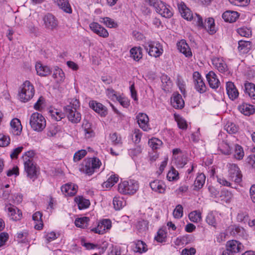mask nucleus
<instances>
[{
    "label": "nucleus",
    "mask_w": 255,
    "mask_h": 255,
    "mask_svg": "<svg viewBox=\"0 0 255 255\" xmlns=\"http://www.w3.org/2000/svg\"><path fill=\"white\" fill-rule=\"evenodd\" d=\"M101 164L100 160L97 157L89 158L83 162L80 170L86 174L90 175L94 172L95 169L100 167Z\"/></svg>",
    "instance_id": "1"
},
{
    "label": "nucleus",
    "mask_w": 255,
    "mask_h": 255,
    "mask_svg": "<svg viewBox=\"0 0 255 255\" xmlns=\"http://www.w3.org/2000/svg\"><path fill=\"white\" fill-rule=\"evenodd\" d=\"M75 102L77 104L67 105L64 108V110L69 121L73 124H77L80 122L81 116L76 110V107L79 106V102L76 100Z\"/></svg>",
    "instance_id": "2"
},
{
    "label": "nucleus",
    "mask_w": 255,
    "mask_h": 255,
    "mask_svg": "<svg viewBox=\"0 0 255 255\" xmlns=\"http://www.w3.org/2000/svg\"><path fill=\"white\" fill-rule=\"evenodd\" d=\"M30 125L34 130L41 131L46 127V120L41 114L34 113L30 117Z\"/></svg>",
    "instance_id": "3"
},
{
    "label": "nucleus",
    "mask_w": 255,
    "mask_h": 255,
    "mask_svg": "<svg viewBox=\"0 0 255 255\" xmlns=\"http://www.w3.org/2000/svg\"><path fill=\"white\" fill-rule=\"evenodd\" d=\"M34 89L33 86L28 81H26L22 85L18 95L21 101L26 102L34 96Z\"/></svg>",
    "instance_id": "4"
},
{
    "label": "nucleus",
    "mask_w": 255,
    "mask_h": 255,
    "mask_svg": "<svg viewBox=\"0 0 255 255\" xmlns=\"http://www.w3.org/2000/svg\"><path fill=\"white\" fill-rule=\"evenodd\" d=\"M138 189L137 182L130 180L128 181H125L119 184L118 190L119 192L124 194H133Z\"/></svg>",
    "instance_id": "5"
},
{
    "label": "nucleus",
    "mask_w": 255,
    "mask_h": 255,
    "mask_svg": "<svg viewBox=\"0 0 255 255\" xmlns=\"http://www.w3.org/2000/svg\"><path fill=\"white\" fill-rule=\"evenodd\" d=\"M197 22L198 26L207 29L210 34H213L216 32L215 27L214 19L213 18H209L208 20L206 21L205 24H204L202 18L199 14H197Z\"/></svg>",
    "instance_id": "6"
},
{
    "label": "nucleus",
    "mask_w": 255,
    "mask_h": 255,
    "mask_svg": "<svg viewBox=\"0 0 255 255\" xmlns=\"http://www.w3.org/2000/svg\"><path fill=\"white\" fill-rule=\"evenodd\" d=\"M160 47V43L155 44L154 42L150 41L147 43V46H145V49L150 56L157 57L162 54L163 51Z\"/></svg>",
    "instance_id": "7"
},
{
    "label": "nucleus",
    "mask_w": 255,
    "mask_h": 255,
    "mask_svg": "<svg viewBox=\"0 0 255 255\" xmlns=\"http://www.w3.org/2000/svg\"><path fill=\"white\" fill-rule=\"evenodd\" d=\"M230 180L239 183L242 181V175L238 166L235 164L230 165L229 170Z\"/></svg>",
    "instance_id": "8"
},
{
    "label": "nucleus",
    "mask_w": 255,
    "mask_h": 255,
    "mask_svg": "<svg viewBox=\"0 0 255 255\" xmlns=\"http://www.w3.org/2000/svg\"><path fill=\"white\" fill-rule=\"evenodd\" d=\"M24 168L30 178L34 179L37 178L36 165L34 164L32 159H24Z\"/></svg>",
    "instance_id": "9"
},
{
    "label": "nucleus",
    "mask_w": 255,
    "mask_h": 255,
    "mask_svg": "<svg viewBox=\"0 0 255 255\" xmlns=\"http://www.w3.org/2000/svg\"><path fill=\"white\" fill-rule=\"evenodd\" d=\"M169 6L166 5L161 0L155 7L156 11L163 17L170 18L173 15V12L169 8Z\"/></svg>",
    "instance_id": "10"
},
{
    "label": "nucleus",
    "mask_w": 255,
    "mask_h": 255,
    "mask_svg": "<svg viewBox=\"0 0 255 255\" xmlns=\"http://www.w3.org/2000/svg\"><path fill=\"white\" fill-rule=\"evenodd\" d=\"M43 21L45 26L46 28L53 30L57 28L58 21L53 15L48 13L43 17Z\"/></svg>",
    "instance_id": "11"
},
{
    "label": "nucleus",
    "mask_w": 255,
    "mask_h": 255,
    "mask_svg": "<svg viewBox=\"0 0 255 255\" xmlns=\"http://www.w3.org/2000/svg\"><path fill=\"white\" fill-rule=\"evenodd\" d=\"M243 247L242 244L236 240L229 241L226 244V250L234 254L241 252Z\"/></svg>",
    "instance_id": "12"
},
{
    "label": "nucleus",
    "mask_w": 255,
    "mask_h": 255,
    "mask_svg": "<svg viewBox=\"0 0 255 255\" xmlns=\"http://www.w3.org/2000/svg\"><path fill=\"white\" fill-rule=\"evenodd\" d=\"M90 29L99 36L106 38L109 36L107 29L97 22H92L90 24Z\"/></svg>",
    "instance_id": "13"
},
{
    "label": "nucleus",
    "mask_w": 255,
    "mask_h": 255,
    "mask_svg": "<svg viewBox=\"0 0 255 255\" xmlns=\"http://www.w3.org/2000/svg\"><path fill=\"white\" fill-rule=\"evenodd\" d=\"M171 104L174 108L181 109L184 106V101L180 94L174 92L171 98Z\"/></svg>",
    "instance_id": "14"
},
{
    "label": "nucleus",
    "mask_w": 255,
    "mask_h": 255,
    "mask_svg": "<svg viewBox=\"0 0 255 255\" xmlns=\"http://www.w3.org/2000/svg\"><path fill=\"white\" fill-rule=\"evenodd\" d=\"M137 123L143 130L147 131L149 128L148 127L149 119L148 116L144 113H139L136 116Z\"/></svg>",
    "instance_id": "15"
},
{
    "label": "nucleus",
    "mask_w": 255,
    "mask_h": 255,
    "mask_svg": "<svg viewBox=\"0 0 255 255\" xmlns=\"http://www.w3.org/2000/svg\"><path fill=\"white\" fill-rule=\"evenodd\" d=\"M89 106L94 111L102 116H105L107 114V108L100 103L92 101L89 102Z\"/></svg>",
    "instance_id": "16"
},
{
    "label": "nucleus",
    "mask_w": 255,
    "mask_h": 255,
    "mask_svg": "<svg viewBox=\"0 0 255 255\" xmlns=\"http://www.w3.org/2000/svg\"><path fill=\"white\" fill-rule=\"evenodd\" d=\"M226 90L227 94L230 99L234 100L239 96V92L234 84L232 82L226 83Z\"/></svg>",
    "instance_id": "17"
},
{
    "label": "nucleus",
    "mask_w": 255,
    "mask_h": 255,
    "mask_svg": "<svg viewBox=\"0 0 255 255\" xmlns=\"http://www.w3.org/2000/svg\"><path fill=\"white\" fill-rule=\"evenodd\" d=\"M206 78L211 88L217 89L220 86V82L217 79V75L213 71H210L206 75Z\"/></svg>",
    "instance_id": "18"
},
{
    "label": "nucleus",
    "mask_w": 255,
    "mask_h": 255,
    "mask_svg": "<svg viewBox=\"0 0 255 255\" xmlns=\"http://www.w3.org/2000/svg\"><path fill=\"white\" fill-rule=\"evenodd\" d=\"M82 128L85 132V136L87 138H89L95 136V132L93 129L92 125L87 120L83 121Z\"/></svg>",
    "instance_id": "19"
},
{
    "label": "nucleus",
    "mask_w": 255,
    "mask_h": 255,
    "mask_svg": "<svg viewBox=\"0 0 255 255\" xmlns=\"http://www.w3.org/2000/svg\"><path fill=\"white\" fill-rule=\"evenodd\" d=\"M6 208L11 219L14 221H17L20 219L22 213L17 208L9 205V206H7Z\"/></svg>",
    "instance_id": "20"
},
{
    "label": "nucleus",
    "mask_w": 255,
    "mask_h": 255,
    "mask_svg": "<svg viewBox=\"0 0 255 255\" xmlns=\"http://www.w3.org/2000/svg\"><path fill=\"white\" fill-rule=\"evenodd\" d=\"M10 124L12 133L15 135H20L22 128L19 120L17 118H14L11 120Z\"/></svg>",
    "instance_id": "21"
},
{
    "label": "nucleus",
    "mask_w": 255,
    "mask_h": 255,
    "mask_svg": "<svg viewBox=\"0 0 255 255\" xmlns=\"http://www.w3.org/2000/svg\"><path fill=\"white\" fill-rule=\"evenodd\" d=\"M177 46L179 51L185 55L186 57L192 56L190 48L185 40H182L178 42Z\"/></svg>",
    "instance_id": "22"
},
{
    "label": "nucleus",
    "mask_w": 255,
    "mask_h": 255,
    "mask_svg": "<svg viewBox=\"0 0 255 255\" xmlns=\"http://www.w3.org/2000/svg\"><path fill=\"white\" fill-rule=\"evenodd\" d=\"M178 8L182 16L184 19L187 20H191L192 19L193 16L191 11L183 2H181L178 5Z\"/></svg>",
    "instance_id": "23"
},
{
    "label": "nucleus",
    "mask_w": 255,
    "mask_h": 255,
    "mask_svg": "<svg viewBox=\"0 0 255 255\" xmlns=\"http://www.w3.org/2000/svg\"><path fill=\"white\" fill-rule=\"evenodd\" d=\"M77 186L72 184H66L65 185L61 187V190L63 194L65 195L73 196L77 192Z\"/></svg>",
    "instance_id": "24"
},
{
    "label": "nucleus",
    "mask_w": 255,
    "mask_h": 255,
    "mask_svg": "<svg viewBox=\"0 0 255 255\" xmlns=\"http://www.w3.org/2000/svg\"><path fill=\"white\" fill-rule=\"evenodd\" d=\"M239 15L238 12L228 10L224 12L222 17L226 22H234L236 21Z\"/></svg>",
    "instance_id": "25"
},
{
    "label": "nucleus",
    "mask_w": 255,
    "mask_h": 255,
    "mask_svg": "<svg viewBox=\"0 0 255 255\" xmlns=\"http://www.w3.org/2000/svg\"><path fill=\"white\" fill-rule=\"evenodd\" d=\"M150 186L152 190L159 193H164L165 190V186L163 183L160 180H155L150 183Z\"/></svg>",
    "instance_id": "26"
},
{
    "label": "nucleus",
    "mask_w": 255,
    "mask_h": 255,
    "mask_svg": "<svg viewBox=\"0 0 255 255\" xmlns=\"http://www.w3.org/2000/svg\"><path fill=\"white\" fill-rule=\"evenodd\" d=\"M35 69L37 74L41 76H46L49 75L51 72L49 67L43 66L40 63L36 64Z\"/></svg>",
    "instance_id": "27"
},
{
    "label": "nucleus",
    "mask_w": 255,
    "mask_h": 255,
    "mask_svg": "<svg viewBox=\"0 0 255 255\" xmlns=\"http://www.w3.org/2000/svg\"><path fill=\"white\" fill-rule=\"evenodd\" d=\"M54 2L64 11L68 13L72 12V8L68 0H54Z\"/></svg>",
    "instance_id": "28"
},
{
    "label": "nucleus",
    "mask_w": 255,
    "mask_h": 255,
    "mask_svg": "<svg viewBox=\"0 0 255 255\" xmlns=\"http://www.w3.org/2000/svg\"><path fill=\"white\" fill-rule=\"evenodd\" d=\"M213 64L216 68L221 73H225L228 70V67L225 62L219 58H216L213 60Z\"/></svg>",
    "instance_id": "29"
},
{
    "label": "nucleus",
    "mask_w": 255,
    "mask_h": 255,
    "mask_svg": "<svg viewBox=\"0 0 255 255\" xmlns=\"http://www.w3.org/2000/svg\"><path fill=\"white\" fill-rule=\"evenodd\" d=\"M76 203L78 204L80 210L86 209L90 205V202L89 200L85 199L82 196L76 197L74 199Z\"/></svg>",
    "instance_id": "30"
},
{
    "label": "nucleus",
    "mask_w": 255,
    "mask_h": 255,
    "mask_svg": "<svg viewBox=\"0 0 255 255\" xmlns=\"http://www.w3.org/2000/svg\"><path fill=\"white\" fill-rule=\"evenodd\" d=\"M205 179L206 177L204 174H199L194 181L193 189L194 190L200 189L205 183Z\"/></svg>",
    "instance_id": "31"
},
{
    "label": "nucleus",
    "mask_w": 255,
    "mask_h": 255,
    "mask_svg": "<svg viewBox=\"0 0 255 255\" xmlns=\"http://www.w3.org/2000/svg\"><path fill=\"white\" fill-rule=\"evenodd\" d=\"M42 214L39 211L35 212L32 216V219L37 223L35 225L34 228L40 230L42 229L43 224L42 220Z\"/></svg>",
    "instance_id": "32"
},
{
    "label": "nucleus",
    "mask_w": 255,
    "mask_h": 255,
    "mask_svg": "<svg viewBox=\"0 0 255 255\" xmlns=\"http://www.w3.org/2000/svg\"><path fill=\"white\" fill-rule=\"evenodd\" d=\"M252 47L251 42L248 41L240 40L239 41L238 49L243 53H248Z\"/></svg>",
    "instance_id": "33"
},
{
    "label": "nucleus",
    "mask_w": 255,
    "mask_h": 255,
    "mask_svg": "<svg viewBox=\"0 0 255 255\" xmlns=\"http://www.w3.org/2000/svg\"><path fill=\"white\" fill-rule=\"evenodd\" d=\"M239 109L242 114L246 116L253 114L255 111L253 106L247 104H244L239 106Z\"/></svg>",
    "instance_id": "34"
},
{
    "label": "nucleus",
    "mask_w": 255,
    "mask_h": 255,
    "mask_svg": "<svg viewBox=\"0 0 255 255\" xmlns=\"http://www.w3.org/2000/svg\"><path fill=\"white\" fill-rule=\"evenodd\" d=\"M245 92L253 99L255 100V85L252 83L246 82L245 84Z\"/></svg>",
    "instance_id": "35"
},
{
    "label": "nucleus",
    "mask_w": 255,
    "mask_h": 255,
    "mask_svg": "<svg viewBox=\"0 0 255 255\" xmlns=\"http://www.w3.org/2000/svg\"><path fill=\"white\" fill-rule=\"evenodd\" d=\"M135 246L134 251L136 253L142 254L145 253L148 249L146 244L141 240H138L134 243Z\"/></svg>",
    "instance_id": "36"
},
{
    "label": "nucleus",
    "mask_w": 255,
    "mask_h": 255,
    "mask_svg": "<svg viewBox=\"0 0 255 255\" xmlns=\"http://www.w3.org/2000/svg\"><path fill=\"white\" fill-rule=\"evenodd\" d=\"M162 83V89L165 91H169L172 86V81L170 78L166 75H163L161 77Z\"/></svg>",
    "instance_id": "37"
},
{
    "label": "nucleus",
    "mask_w": 255,
    "mask_h": 255,
    "mask_svg": "<svg viewBox=\"0 0 255 255\" xmlns=\"http://www.w3.org/2000/svg\"><path fill=\"white\" fill-rule=\"evenodd\" d=\"M130 56L135 61H138L142 57L141 48L133 47L130 50Z\"/></svg>",
    "instance_id": "38"
},
{
    "label": "nucleus",
    "mask_w": 255,
    "mask_h": 255,
    "mask_svg": "<svg viewBox=\"0 0 255 255\" xmlns=\"http://www.w3.org/2000/svg\"><path fill=\"white\" fill-rule=\"evenodd\" d=\"M52 76L56 79L57 82L58 83L63 82L65 79V75L63 71L58 67L55 68Z\"/></svg>",
    "instance_id": "39"
},
{
    "label": "nucleus",
    "mask_w": 255,
    "mask_h": 255,
    "mask_svg": "<svg viewBox=\"0 0 255 255\" xmlns=\"http://www.w3.org/2000/svg\"><path fill=\"white\" fill-rule=\"evenodd\" d=\"M89 220V218L87 217L77 218L75 221V224L77 227L85 228L87 227Z\"/></svg>",
    "instance_id": "40"
},
{
    "label": "nucleus",
    "mask_w": 255,
    "mask_h": 255,
    "mask_svg": "<svg viewBox=\"0 0 255 255\" xmlns=\"http://www.w3.org/2000/svg\"><path fill=\"white\" fill-rule=\"evenodd\" d=\"M174 118L177 123L179 128L182 129H186L187 128V124L186 121L179 115L174 114Z\"/></svg>",
    "instance_id": "41"
},
{
    "label": "nucleus",
    "mask_w": 255,
    "mask_h": 255,
    "mask_svg": "<svg viewBox=\"0 0 255 255\" xmlns=\"http://www.w3.org/2000/svg\"><path fill=\"white\" fill-rule=\"evenodd\" d=\"M219 148L222 153L225 155H229L231 153L232 148L226 142L223 141Z\"/></svg>",
    "instance_id": "42"
},
{
    "label": "nucleus",
    "mask_w": 255,
    "mask_h": 255,
    "mask_svg": "<svg viewBox=\"0 0 255 255\" xmlns=\"http://www.w3.org/2000/svg\"><path fill=\"white\" fill-rule=\"evenodd\" d=\"M190 220L193 222L197 223L201 219V214L196 211L191 212L188 215Z\"/></svg>",
    "instance_id": "43"
},
{
    "label": "nucleus",
    "mask_w": 255,
    "mask_h": 255,
    "mask_svg": "<svg viewBox=\"0 0 255 255\" xmlns=\"http://www.w3.org/2000/svg\"><path fill=\"white\" fill-rule=\"evenodd\" d=\"M136 228L139 232H143L148 229V222L144 220H140L137 223Z\"/></svg>",
    "instance_id": "44"
},
{
    "label": "nucleus",
    "mask_w": 255,
    "mask_h": 255,
    "mask_svg": "<svg viewBox=\"0 0 255 255\" xmlns=\"http://www.w3.org/2000/svg\"><path fill=\"white\" fill-rule=\"evenodd\" d=\"M195 88L200 93H204L206 91V85L203 80L194 83Z\"/></svg>",
    "instance_id": "45"
},
{
    "label": "nucleus",
    "mask_w": 255,
    "mask_h": 255,
    "mask_svg": "<svg viewBox=\"0 0 255 255\" xmlns=\"http://www.w3.org/2000/svg\"><path fill=\"white\" fill-rule=\"evenodd\" d=\"M148 144L152 149L158 148L162 144V141L156 138H152L148 141Z\"/></svg>",
    "instance_id": "46"
},
{
    "label": "nucleus",
    "mask_w": 255,
    "mask_h": 255,
    "mask_svg": "<svg viewBox=\"0 0 255 255\" xmlns=\"http://www.w3.org/2000/svg\"><path fill=\"white\" fill-rule=\"evenodd\" d=\"M125 203L120 197H115L113 199L114 207L116 210H119L124 206Z\"/></svg>",
    "instance_id": "47"
},
{
    "label": "nucleus",
    "mask_w": 255,
    "mask_h": 255,
    "mask_svg": "<svg viewBox=\"0 0 255 255\" xmlns=\"http://www.w3.org/2000/svg\"><path fill=\"white\" fill-rule=\"evenodd\" d=\"M244 156V152L243 148L239 145L235 146V157L238 159H241Z\"/></svg>",
    "instance_id": "48"
},
{
    "label": "nucleus",
    "mask_w": 255,
    "mask_h": 255,
    "mask_svg": "<svg viewBox=\"0 0 255 255\" xmlns=\"http://www.w3.org/2000/svg\"><path fill=\"white\" fill-rule=\"evenodd\" d=\"M206 222L210 226L216 228V220L215 215L212 213H210L208 214L206 219Z\"/></svg>",
    "instance_id": "49"
},
{
    "label": "nucleus",
    "mask_w": 255,
    "mask_h": 255,
    "mask_svg": "<svg viewBox=\"0 0 255 255\" xmlns=\"http://www.w3.org/2000/svg\"><path fill=\"white\" fill-rule=\"evenodd\" d=\"M173 217L176 219L181 218L183 216V207L179 204L176 206L173 212Z\"/></svg>",
    "instance_id": "50"
},
{
    "label": "nucleus",
    "mask_w": 255,
    "mask_h": 255,
    "mask_svg": "<svg viewBox=\"0 0 255 255\" xmlns=\"http://www.w3.org/2000/svg\"><path fill=\"white\" fill-rule=\"evenodd\" d=\"M220 197L222 201L228 203L231 200L232 195L231 192L228 191H223L221 193Z\"/></svg>",
    "instance_id": "51"
},
{
    "label": "nucleus",
    "mask_w": 255,
    "mask_h": 255,
    "mask_svg": "<svg viewBox=\"0 0 255 255\" xmlns=\"http://www.w3.org/2000/svg\"><path fill=\"white\" fill-rule=\"evenodd\" d=\"M102 22L108 27L115 28L118 25L115 21L110 17H104L103 18Z\"/></svg>",
    "instance_id": "52"
},
{
    "label": "nucleus",
    "mask_w": 255,
    "mask_h": 255,
    "mask_svg": "<svg viewBox=\"0 0 255 255\" xmlns=\"http://www.w3.org/2000/svg\"><path fill=\"white\" fill-rule=\"evenodd\" d=\"M59 131V128L56 125H52L48 128L47 135L51 137L55 136L58 131Z\"/></svg>",
    "instance_id": "53"
},
{
    "label": "nucleus",
    "mask_w": 255,
    "mask_h": 255,
    "mask_svg": "<svg viewBox=\"0 0 255 255\" xmlns=\"http://www.w3.org/2000/svg\"><path fill=\"white\" fill-rule=\"evenodd\" d=\"M167 178L169 181L175 180L178 178V173L175 169L172 168L168 172Z\"/></svg>",
    "instance_id": "54"
},
{
    "label": "nucleus",
    "mask_w": 255,
    "mask_h": 255,
    "mask_svg": "<svg viewBox=\"0 0 255 255\" xmlns=\"http://www.w3.org/2000/svg\"><path fill=\"white\" fill-rule=\"evenodd\" d=\"M87 154V151L85 150L82 149L76 152L73 157V160L75 162H77L81 160Z\"/></svg>",
    "instance_id": "55"
},
{
    "label": "nucleus",
    "mask_w": 255,
    "mask_h": 255,
    "mask_svg": "<svg viewBox=\"0 0 255 255\" xmlns=\"http://www.w3.org/2000/svg\"><path fill=\"white\" fill-rule=\"evenodd\" d=\"M10 138L3 134H0V146L4 147L10 143Z\"/></svg>",
    "instance_id": "56"
},
{
    "label": "nucleus",
    "mask_w": 255,
    "mask_h": 255,
    "mask_svg": "<svg viewBox=\"0 0 255 255\" xmlns=\"http://www.w3.org/2000/svg\"><path fill=\"white\" fill-rule=\"evenodd\" d=\"M109 255H121L120 248L112 245L109 248Z\"/></svg>",
    "instance_id": "57"
},
{
    "label": "nucleus",
    "mask_w": 255,
    "mask_h": 255,
    "mask_svg": "<svg viewBox=\"0 0 255 255\" xmlns=\"http://www.w3.org/2000/svg\"><path fill=\"white\" fill-rule=\"evenodd\" d=\"M141 134L139 129H135L132 135V139L135 143H138L141 138Z\"/></svg>",
    "instance_id": "58"
},
{
    "label": "nucleus",
    "mask_w": 255,
    "mask_h": 255,
    "mask_svg": "<svg viewBox=\"0 0 255 255\" xmlns=\"http://www.w3.org/2000/svg\"><path fill=\"white\" fill-rule=\"evenodd\" d=\"M106 229L100 222L99 223L98 226L96 228H93L91 231L95 233H97L99 234H103L104 233Z\"/></svg>",
    "instance_id": "59"
},
{
    "label": "nucleus",
    "mask_w": 255,
    "mask_h": 255,
    "mask_svg": "<svg viewBox=\"0 0 255 255\" xmlns=\"http://www.w3.org/2000/svg\"><path fill=\"white\" fill-rule=\"evenodd\" d=\"M23 148V146H19L14 149L10 155L11 158H17L18 154L22 151Z\"/></svg>",
    "instance_id": "60"
},
{
    "label": "nucleus",
    "mask_w": 255,
    "mask_h": 255,
    "mask_svg": "<svg viewBox=\"0 0 255 255\" xmlns=\"http://www.w3.org/2000/svg\"><path fill=\"white\" fill-rule=\"evenodd\" d=\"M229 1L236 5L245 6L248 4L249 0H229Z\"/></svg>",
    "instance_id": "61"
},
{
    "label": "nucleus",
    "mask_w": 255,
    "mask_h": 255,
    "mask_svg": "<svg viewBox=\"0 0 255 255\" xmlns=\"http://www.w3.org/2000/svg\"><path fill=\"white\" fill-rule=\"evenodd\" d=\"M226 129L228 133L231 134L235 133L238 130L237 127L233 123L228 124L226 126Z\"/></svg>",
    "instance_id": "62"
},
{
    "label": "nucleus",
    "mask_w": 255,
    "mask_h": 255,
    "mask_svg": "<svg viewBox=\"0 0 255 255\" xmlns=\"http://www.w3.org/2000/svg\"><path fill=\"white\" fill-rule=\"evenodd\" d=\"M237 220L240 222H244V223L248 222L249 216L247 214L243 213H239L237 217Z\"/></svg>",
    "instance_id": "63"
},
{
    "label": "nucleus",
    "mask_w": 255,
    "mask_h": 255,
    "mask_svg": "<svg viewBox=\"0 0 255 255\" xmlns=\"http://www.w3.org/2000/svg\"><path fill=\"white\" fill-rule=\"evenodd\" d=\"M196 253V250L193 248H191L189 249H184L182 250V255H194Z\"/></svg>",
    "instance_id": "64"
}]
</instances>
